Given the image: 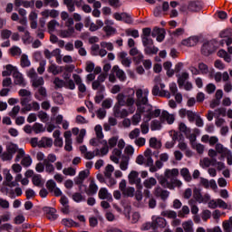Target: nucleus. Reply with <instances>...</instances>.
I'll return each instance as SVG.
<instances>
[{
    "mask_svg": "<svg viewBox=\"0 0 232 232\" xmlns=\"http://www.w3.org/2000/svg\"><path fill=\"white\" fill-rule=\"evenodd\" d=\"M168 222L164 218H156L152 220V229H159L166 227Z\"/></svg>",
    "mask_w": 232,
    "mask_h": 232,
    "instance_id": "21",
    "label": "nucleus"
},
{
    "mask_svg": "<svg viewBox=\"0 0 232 232\" xmlns=\"http://www.w3.org/2000/svg\"><path fill=\"white\" fill-rule=\"evenodd\" d=\"M150 148H153L154 150H160L162 147V144L157 140V138H150L149 140Z\"/></svg>",
    "mask_w": 232,
    "mask_h": 232,
    "instance_id": "44",
    "label": "nucleus"
},
{
    "mask_svg": "<svg viewBox=\"0 0 232 232\" xmlns=\"http://www.w3.org/2000/svg\"><path fill=\"white\" fill-rule=\"evenodd\" d=\"M44 213H46V218L48 220H57V210L53 208L50 207H44L43 208Z\"/></svg>",
    "mask_w": 232,
    "mask_h": 232,
    "instance_id": "19",
    "label": "nucleus"
},
{
    "mask_svg": "<svg viewBox=\"0 0 232 232\" xmlns=\"http://www.w3.org/2000/svg\"><path fill=\"white\" fill-rule=\"evenodd\" d=\"M224 232H232V217L223 222Z\"/></svg>",
    "mask_w": 232,
    "mask_h": 232,
    "instance_id": "49",
    "label": "nucleus"
},
{
    "mask_svg": "<svg viewBox=\"0 0 232 232\" xmlns=\"http://www.w3.org/2000/svg\"><path fill=\"white\" fill-rule=\"evenodd\" d=\"M13 77L14 82L16 86H21L22 88H24V86H26L24 77H23V74L19 71L13 73Z\"/></svg>",
    "mask_w": 232,
    "mask_h": 232,
    "instance_id": "17",
    "label": "nucleus"
},
{
    "mask_svg": "<svg viewBox=\"0 0 232 232\" xmlns=\"http://www.w3.org/2000/svg\"><path fill=\"white\" fill-rule=\"evenodd\" d=\"M72 79L78 86L79 92L81 93H86V85L82 82V78L79 74H72Z\"/></svg>",
    "mask_w": 232,
    "mask_h": 232,
    "instance_id": "18",
    "label": "nucleus"
},
{
    "mask_svg": "<svg viewBox=\"0 0 232 232\" xmlns=\"http://www.w3.org/2000/svg\"><path fill=\"white\" fill-rule=\"evenodd\" d=\"M57 156L55 154H48L47 158L44 160L45 171L48 175H53L55 173V167L53 162H56Z\"/></svg>",
    "mask_w": 232,
    "mask_h": 232,
    "instance_id": "4",
    "label": "nucleus"
},
{
    "mask_svg": "<svg viewBox=\"0 0 232 232\" xmlns=\"http://www.w3.org/2000/svg\"><path fill=\"white\" fill-rule=\"evenodd\" d=\"M102 144H103V147L100 150L101 157H104V155H108L110 147L108 146V141L106 140H103Z\"/></svg>",
    "mask_w": 232,
    "mask_h": 232,
    "instance_id": "48",
    "label": "nucleus"
},
{
    "mask_svg": "<svg viewBox=\"0 0 232 232\" xmlns=\"http://www.w3.org/2000/svg\"><path fill=\"white\" fill-rule=\"evenodd\" d=\"M111 126H117V119L113 117L109 118V123H104L103 130L105 131H110V130H111Z\"/></svg>",
    "mask_w": 232,
    "mask_h": 232,
    "instance_id": "40",
    "label": "nucleus"
},
{
    "mask_svg": "<svg viewBox=\"0 0 232 232\" xmlns=\"http://www.w3.org/2000/svg\"><path fill=\"white\" fill-rule=\"evenodd\" d=\"M153 195L161 198V200H168L169 197V191L163 189L160 186H157L153 190Z\"/></svg>",
    "mask_w": 232,
    "mask_h": 232,
    "instance_id": "15",
    "label": "nucleus"
},
{
    "mask_svg": "<svg viewBox=\"0 0 232 232\" xmlns=\"http://www.w3.org/2000/svg\"><path fill=\"white\" fill-rule=\"evenodd\" d=\"M118 142H119V136H113L108 140L107 144L111 149V148H115Z\"/></svg>",
    "mask_w": 232,
    "mask_h": 232,
    "instance_id": "59",
    "label": "nucleus"
},
{
    "mask_svg": "<svg viewBox=\"0 0 232 232\" xmlns=\"http://www.w3.org/2000/svg\"><path fill=\"white\" fill-rule=\"evenodd\" d=\"M63 5L67 6V9L71 13L75 10V2L73 0H63Z\"/></svg>",
    "mask_w": 232,
    "mask_h": 232,
    "instance_id": "54",
    "label": "nucleus"
},
{
    "mask_svg": "<svg viewBox=\"0 0 232 232\" xmlns=\"http://www.w3.org/2000/svg\"><path fill=\"white\" fill-rule=\"evenodd\" d=\"M53 146V140L48 137H43L38 143V148H52Z\"/></svg>",
    "mask_w": 232,
    "mask_h": 232,
    "instance_id": "24",
    "label": "nucleus"
},
{
    "mask_svg": "<svg viewBox=\"0 0 232 232\" xmlns=\"http://www.w3.org/2000/svg\"><path fill=\"white\" fill-rule=\"evenodd\" d=\"M181 177L184 179L185 182H191L193 180V177H191V173L189 172V169L183 168L179 171Z\"/></svg>",
    "mask_w": 232,
    "mask_h": 232,
    "instance_id": "30",
    "label": "nucleus"
},
{
    "mask_svg": "<svg viewBox=\"0 0 232 232\" xmlns=\"http://www.w3.org/2000/svg\"><path fill=\"white\" fill-rule=\"evenodd\" d=\"M44 6H50L51 8H57L59 2L57 0H44Z\"/></svg>",
    "mask_w": 232,
    "mask_h": 232,
    "instance_id": "56",
    "label": "nucleus"
},
{
    "mask_svg": "<svg viewBox=\"0 0 232 232\" xmlns=\"http://www.w3.org/2000/svg\"><path fill=\"white\" fill-rule=\"evenodd\" d=\"M57 26H59V22H57V20H51L47 24V28H48L49 34L55 32V28H57Z\"/></svg>",
    "mask_w": 232,
    "mask_h": 232,
    "instance_id": "45",
    "label": "nucleus"
},
{
    "mask_svg": "<svg viewBox=\"0 0 232 232\" xmlns=\"http://www.w3.org/2000/svg\"><path fill=\"white\" fill-rule=\"evenodd\" d=\"M97 139H104V134L102 133V126L96 125L94 128Z\"/></svg>",
    "mask_w": 232,
    "mask_h": 232,
    "instance_id": "62",
    "label": "nucleus"
},
{
    "mask_svg": "<svg viewBox=\"0 0 232 232\" xmlns=\"http://www.w3.org/2000/svg\"><path fill=\"white\" fill-rule=\"evenodd\" d=\"M98 197L101 198V200H113V198H111V194L108 192V189L106 188H100L98 192Z\"/></svg>",
    "mask_w": 232,
    "mask_h": 232,
    "instance_id": "25",
    "label": "nucleus"
},
{
    "mask_svg": "<svg viewBox=\"0 0 232 232\" xmlns=\"http://www.w3.org/2000/svg\"><path fill=\"white\" fill-rule=\"evenodd\" d=\"M129 164H130V158L123 157L120 163V169H121V171H126V169H128Z\"/></svg>",
    "mask_w": 232,
    "mask_h": 232,
    "instance_id": "50",
    "label": "nucleus"
},
{
    "mask_svg": "<svg viewBox=\"0 0 232 232\" xmlns=\"http://www.w3.org/2000/svg\"><path fill=\"white\" fill-rule=\"evenodd\" d=\"M129 179V184L133 186V184L136 185L137 189H142V184L140 178L139 177V172L135 170H131L130 173L128 176Z\"/></svg>",
    "mask_w": 232,
    "mask_h": 232,
    "instance_id": "10",
    "label": "nucleus"
},
{
    "mask_svg": "<svg viewBox=\"0 0 232 232\" xmlns=\"http://www.w3.org/2000/svg\"><path fill=\"white\" fill-rule=\"evenodd\" d=\"M21 164L24 168H28L29 166H32V158L30 156L24 157L22 159Z\"/></svg>",
    "mask_w": 232,
    "mask_h": 232,
    "instance_id": "63",
    "label": "nucleus"
},
{
    "mask_svg": "<svg viewBox=\"0 0 232 232\" xmlns=\"http://www.w3.org/2000/svg\"><path fill=\"white\" fill-rule=\"evenodd\" d=\"M181 10L182 12H186L188 10V12L191 13L200 12L202 10V2L198 0L190 1L188 2L187 7L183 6Z\"/></svg>",
    "mask_w": 232,
    "mask_h": 232,
    "instance_id": "8",
    "label": "nucleus"
},
{
    "mask_svg": "<svg viewBox=\"0 0 232 232\" xmlns=\"http://www.w3.org/2000/svg\"><path fill=\"white\" fill-rule=\"evenodd\" d=\"M43 84H44V79L43 77H36L33 79L34 88H39V86H43Z\"/></svg>",
    "mask_w": 232,
    "mask_h": 232,
    "instance_id": "58",
    "label": "nucleus"
},
{
    "mask_svg": "<svg viewBox=\"0 0 232 232\" xmlns=\"http://www.w3.org/2000/svg\"><path fill=\"white\" fill-rule=\"evenodd\" d=\"M215 150L219 155H221V157H224V155H226L229 151V150H227V148L224 147V145L219 142L217 143V145H215Z\"/></svg>",
    "mask_w": 232,
    "mask_h": 232,
    "instance_id": "36",
    "label": "nucleus"
},
{
    "mask_svg": "<svg viewBox=\"0 0 232 232\" xmlns=\"http://www.w3.org/2000/svg\"><path fill=\"white\" fill-rule=\"evenodd\" d=\"M39 111L41 110V105L37 102H32V103L27 104L25 107L22 109V111Z\"/></svg>",
    "mask_w": 232,
    "mask_h": 232,
    "instance_id": "26",
    "label": "nucleus"
},
{
    "mask_svg": "<svg viewBox=\"0 0 232 232\" xmlns=\"http://www.w3.org/2000/svg\"><path fill=\"white\" fill-rule=\"evenodd\" d=\"M150 94V91L148 89L142 90L138 89L136 90V101L134 104L137 106V111L140 113H144V111L148 109V106H151L148 100V95Z\"/></svg>",
    "mask_w": 232,
    "mask_h": 232,
    "instance_id": "1",
    "label": "nucleus"
},
{
    "mask_svg": "<svg viewBox=\"0 0 232 232\" xmlns=\"http://www.w3.org/2000/svg\"><path fill=\"white\" fill-rule=\"evenodd\" d=\"M18 95L20 97H22L20 99V104L24 107V108H26V106H28V102H32V92L26 90V89H21L19 92H18Z\"/></svg>",
    "mask_w": 232,
    "mask_h": 232,
    "instance_id": "6",
    "label": "nucleus"
},
{
    "mask_svg": "<svg viewBox=\"0 0 232 232\" xmlns=\"http://www.w3.org/2000/svg\"><path fill=\"white\" fill-rule=\"evenodd\" d=\"M142 44L145 48L144 53L146 55H157V53H159V48L153 44V39L145 40L144 42H142Z\"/></svg>",
    "mask_w": 232,
    "mask_h": 232,
    "instance_id": "7",
    "label": "nucleus"
},
{
    "mask_svg": "<svg viewBox=\"0 0 232 232\" xmlns=\"http://www.w3.org/2000/svg\"><path fill=\"white\" fill-rule=\"evenodd\" d=\"M92 90H97L98 93H104L106 87L99 82H92Z\"/></svg>",
    "mask_w": 232,
    "mask_h": 232,
    "instance_id": "41",
    "label": "nucleus"
},
{
    "mask_svg": "<svg viewBox=\"0 0 232 232\" xmlns=\"http://www.w3.org/2000/svg\"><path fill=\"white\" fill-rule=\"evenodd\" d=\"M193 198L198 202V204H208L209 202L211 196L209 194H205L202 196L198 188L193 190Z\"/></svg>",
    "mask_w": 232,
    "mask_h": 232,
    "instance_id": "11",
    "label": "nucleus"
},
{
    "mask_svg": "<svg viewBox=\"0 0 232 232\" xmlns=\"http://www.w3.org/2000/svg\"><path fill=\"white\" fill-rule=\"evenodd\" d=\"M121 105L115 104L113 107V115L117 119H124L130 115V112L126 109H121Z\"/></svg>",
    "mask_w": 232,
    "mask_h": 232,
    "instance_id": "13",
    "label": "nucleus"
},
{
    "mask_svg": "<svg viewBox=\"0 0 232 232\" xmlns=\"http://www.w3.org/2000/svg\"><path fill=\"white\" fill-rule=\"evenodd\" d=\"M63 175L69 176V177H75L77 170L72 167L64 168L63 169Z\"/></svg>",
    "mask_w": 232,
    "mask_h": 232,
    "instance_id": "47",
    "label": "nucleus"
},
{
    "mask_svg": "<svg viewBox=\"0 0 232 232\" xmlns=\"http://www.w3.org/2000/svg\"><path fill=\"white\" fill-rule=\"evenodd\" d=\"M10 53L13 57H19V55H21L23 52L21 51V48H19L18 46H13L10 49Z\"/></svg>",
    "mask_w": 232,
    "mask_h": 232,
    "instance_id": "61",
    "label": "nucleus"
},
{
    "mask_svg": "<svg viewBox=\"0 0 232 232\" xmlns=\"http://www.w3.org/2000/svg\"><path fill=\"white\" fill-rule=\"evenodd\" d=\"M62 224L65 227H79V223H77V222L73 221V219H70V218H63L62 220Z\"/></svg>",
    "mask_w": 232,
    "mask_h": 232,
    "instance_id": "39",
    "label": "nucleus"
},
{
    "mask_svg": "<svg viewBox=\"0 0 232 232\" xmlns=\"http://www.w3.org/2000/svg\"><path fill=\"white\" fill-rule=\"evenodd\" d=\"M161 117L167 121L168 124H173V122H175V116L173 114H169L167 111H163L161 112Z\"/></svg>",
    "mask_w": 232,
    "mask_h": 232,
    "instance_id": "37",
    "label": "nucleus"
},
{
    "mask_svg": "<svg viewBox=\"0 0 232 232\" xmlns=\"http://www.w3.org/2000/svg\"><path fill=\"white\" fill-rule=\"evenodd\" d=\"M88 177H90V170H82L78 177H76L74 179V183L76 184V186H79V190L82 191V188H86V186H84V180H86V179H88Z\"/></svg>",
    "mask_w": 232,
    "mask_h": 232,
    "instance_id": "9",
    "label": "nucleus"
},
{
    "mask_svg": "<svg viewBox=\"0 0 232 232\" xmlns=\"http://www.w3.org/2000/svg\"><path fill=\"white\" fill-rule=\"evenodd\" d=\"M72 200H74V202H82L86 200V198H84L83 195L80 192H75L74 194H72Z\"/></svg>",
    "mask_w": 232,
    "mask_h": 232,
    "instance_id": "60",
    "label": "nucleus"
},
{
    "mask_svg": "<svg viewBox=\"0 0 232 232\" xmlns=\"http://www.w3.org/2000/svg\"><path fill=\"white\" fill-rule=\"evenodd\" d=\"M150 35H151V28L146 27L142 29V34H141V41H150L152 40L150 38Z\"/></svg>",
    "mask_w": 232,
    "mask_h": 232,
    "instance_id": "42",
    "label": "nucleus"
},
{
    "mask_svg": "<svg viewBox=\"0 0 232 232\" xmlns=\"http://www.w3.org/2000/svg\"><path fill=\"white\" fill-rule=\"evenodd\" d=\"M95 157H101V150L96 149L93 151L85 154V159L87 160H92V159H94Z\"/></svg>",
    "mask_w": 232,
    "mask_h": 232,
    "instance_id": "43",
    "label": "nucleus"
},
{
    "mask_svg": "<svg viewBox=\"0 0 232 232\" xmlns=\"http://www.w3.org/2000/svg\"><path fill=\"white\" fill-rule=\"evenodd\" d=\"M112 72H115L116 77H118L120 81H121L122 82L123 81H126V73H124V71L119 68L118 65H114L112 67Z\"/></svg>",
    "mask_w": 232,
    "mask_h": 232,
    "instance_id": "28",
    "label": "nucleus"
},
{
    "mask_svg": "<svg viewBox=\"0 0 232 232\" xmlns=\"http://www.w3.org/2000/svg\"><path fill=\"white\" fill-rule=\"evenodd\" d=\"M20 63L22 68H28V66H30V60H28V55L22 54Z\"/></svg>",
    "mask_w": 232,
    "mask_h": 232,
    "instance_id": "55",
    "label": "nucleus"
},
{
    "mask_svg": "<svg viewBox=\"0 0 232 232\" xmlns=\"http://www.w3.org/2000/svg\"><path fill=\"white\" fill-rule=\"evenodd\" d=\"M63 137L65 139V146L64 150L65 151H72L73 150V147H72V131L67 130L64 132Z\"/></svg>",
    "mask_w": 232,
    "mask_h": 232,
    "instance_id": "20",
    "label": "nucleus"
},
{
    "mask_svg": "<svg viewBox=\"0 0 232 232\" xmlns=\"http://www.w3.org/2000/svg\"><path fill=\"white\" fill-rule=\"evenodd\" d=\"M188 79H189V73L188 72H182L179 78H178V84L179 88H182V86H184V84L186 83V82L188 81Z\"/></svg>",
    "mask_w": 232,
    "mask_h": 232,
    "instance_id": "38",
    "label": "nucleus"
},
{
    "mask_svg": "<svg viewBox=\"0 0 232 232\" xmlns=\"http://www.w3.org/2000/svg\"><path fill=\"white\" fill-rule=\"evenodd\" d=\"M157 179L159 181V184L162 188H165L167 189H175L176 188H180L182 186V181H180L179 179H169L164 176H157Z\"/></svg>",
    "mask_w": 232,
    "mask_h": 232,
    "instance_id": "3",
    "label": "nucleus"
},
{
    "mask_svg": "<svg viewBox=\"0 0 232 232\" xmlns=\"http://www.w3.org/2000/svg\"><path fill=\"white\" fill-rule=\"evenodd\" d=\"M48 97V93L46 92V88L41 86L39 89H38V92H35L34 93V98L37 100V101H43V99Z\"/></svg>",
    "mask_w": 232,
    "mask_h": 232,
    "instance_id": "29",
    "label": "nucleus"
},
{
    "mask_svg": "<svg viewBox=\"0 0 232 232\" xmlns=\"http://www.w3.org/2000/svg\"><path fill=\"white\" fill-rule=\"evenodd\" d=\"M141 113H145V112H140L137 111V112L132 116L131 121L133 126H137V124H139V122H140L142 116L140 115Z\"/></svg>",
    "mask_w": 232,
    "mask_h": 232,
    "instance_id": "51",
    "label": "nucleus"
},
{
    "mask_svg": "<svg viewBox=\"0 0 232 232\" xmlns=\"http://www.w3.org/2000/svg\"><path fill=\"white\" fill-rule=\"evenodd\" d=\"M75 34V28L73 27H68L65 30L60 31V37H63V39L72 37Z\"/></svg>",
    "mask_w": 232,
    "mask_h": 232,
    "instance_id": "31",
    "label": "nucleus"
},
{
    "mask_svg": "<svg viewBox=\"0 0 232 232\" xmlns=\"http://www.w3.org/2000/svg\"><path fill=\"white\" fill-rule=\"evenodd\" d=\"M197 43H198V38L197 36H190L181 41L182 46H187L188 48L197 46Z\"/></svg>",
    "mask_w": 232,
    "mask_h": 232,
    "instance_id": "23",
    "label": "nucleus"
},
{
    "mask_svg": "<svg viewBox=\"0 0 232 232\" xmlns=\"http://www.w3.org/2000/svg\"><path fill=\"white\" fill-rule=\"evenodd\" d=\"M45 186L50 193H53V190L57 188V183H55L53 179H49L47 180Z\"/></svg>",
    "mask_w": 232,
    "mask_h": 232,
    "instance_id": "52",
    "label": "nucleus"
},
{
    "mask_svg": "<svg viewBox=\"0 0 232 232\" xmlns=\"http://www.w3.org/2000/svg\"><path fill=\"white\" fill-rule=\"evenodd\" d=\"M179 169H167L164 172V175L167 179H177L179 177Z\"/></svg>",
    "mask_w": 232,
    "mask_h": 232,
    "instance_id": "33",
    "label": "nucleus"
},
{
    "mask_svg": "<svg viewBox=\"0 0 232 232\" xmlns=\"http://www.w3.org/2000/svg\"><path fill=\"white\" fill-rule=\"evenodd\" d=\"M215 52V44H213V42H206L203 44L202 47H201V53L203 55H211V53Z\"/></svg>",
    "mask_w": 232,
    "mask_h": 232,
    "instance_id": "16",
    "label": "nucleus"
},
{
    "mask_svg": "<svg viewBox=\"0 0 232 232\" xmlns=\"http://www.w3.org/2000/svg\"><path fill=\"white\" fill-rule=\"evenodd\" d=\"M118 59L125 68H130V66H131V58L128 57V53L120 52L118 53Z\"/></svg>",
    "mask_w": 232,
    "mask_h": 232,
    "instance_id": "14",
    "label": "nucleus"
},
{
    "mask_svg": "<svg viewBox=\"0 0 232 232\" xmlns=\"http://www.w3.org/2000/svg\"><path fill=\"white\" fill-rule=\"evenodd\" d=\"M113 171H115V168H113L112 165H107L104 170V176L106 179H111V173H113Z\"/></svg>",
    "mask_w": 232,
    "mask_h": 232,
    "instance_id": "57",
    "label": "nucleus"
},
{
    "mask_svg": "<svg viewBox=\"0 0 232 232\" xmlns=\"http://www.w3.org/2000/svg\"><path fill=\"white\" fill-rule=\"evenodd\" d=\"M116 104L118 106H126L129 108L130 113H135V91H132L131 94L126 95L123 92H120L116 96Z\"/></svg>",
    "mask_w": 232,
    "mask_h": 232,
    "instance_id": "2",
    "label": "nucleus"
},
{
    "mask_svg": "<svg viewBox=\"0 0 232 232\" xmlns=\"http://www.w3.org/2000/svg\"><path fill=\"white\" fill-rule=\"evenodd\" d=\"M144 157H145V164L146 166H151L153 164V151H151V149H147L144 151Z\"/></svg>",
    "mask_w": 232,
    "mask_h": 232,
    "instance_id": "32",
    "label": "nucleus"
},
{
    "mask_svg": "<svg viewBox=\"0 0 232 232\" xmlns=\"http://www.w3.org/2000/svg\"><path fill=\"white\" fill-rule=\"evenodd\" d=\"M202 142H205V144H209V146H216L218 144V137L217 136H209L208 134L203 135L201 138Z\"/></svg>",
    "mask_w": 232,
    "mask_h": 232,
    "instance_id": "22",
    "label": "nucleus"
},
{
    "mask_svg": "<svg viewBox=\"0 0 232 232\" xmlns=\"http://www.w3.org/2000/svg\"><path fill=\"white\" fill-rule=\"evenodd\" d=\"M144 117L147 121H151V119L157 118L160 115V109L153 111L152 105H148L147 109L144 111Z\"/></svg>",
    "mask_w": 232,
    "mask_h": 232,
    "instance_id": "12",
    "label": "nucleus"
},
{
    "mask_svg": "<svg viewBox=\"0 0 232 232\" xmlns=\"http://www.w3.org/2000/svg\"><path fill=\"white\" fill-rule=\"evenodd\" d=\"M32 182L34 186H37L38 188H41L43 185V178L39 174H35L33 176Z\"/></svg>",
    "mask_w": 232,
    "mask_h": 232,
    "instance_id": "46",
    "label": "nucleus"
},
{
    "mask_svg": "<svg viewBox=\"0 0 232 232\" xmlns=\"http://www.w3.org/2000/svg\"><path fill=\"white\" fill-rule=\"evenodd\" d=\"M99 190V187L95 183V180L92 179L89 185V188L85 189L86 195H95Z\"/></svg>",
    "mask_w": 232,
    "mask_h": 232,
    "instance_id": "27",
    "label": "nucleus"
},
{
    "mask_svg": "<svg viewBox=\"0 0 232 232\" xmlns=\"http://www.w3.org/2000/svg\"><path fill=\"white\" fill-rule=\"evenodd\" d=\"M161 217H166L167 218H177V212L173 210H165L161 212Z\"/></svg>",
    "mask_w": 232,
    "mask_h": 232,
    "instance_id": "53",
    "label": "nucleus"
},
{
    "mask_svg": "<svg viewBox=\"0 0 232 232\" xmlns=\"http://www.w3.org/2000/svg\"><path fill=\"white\" fill-rule=\"evenodd\" d=\"M182 227L185 232H193V223L191 221L183 223Z\"/></svg>",
    "mask_w": 232,
    "mask_h": 232,
    "instance_id": "64",
    "label": "nucleus"
},
{
    "mask_svg": "<svg viewBox=\"0 0 232 232\" xmlns=\"http://www.w3.org/2000/svg\"><path fill=\"white\" fill-rule=\"evenodd\" d=\"M126 186H127L126 179H121V182L119 183V189L120 191H121L123 197H129V198L135 197V188L133 187L126 188Z\"/></svg>",
    "mask_w": 232,
    "mask_h": 232,
    "instance_id": "5",
    "label": "nucleus"
},
{
    "mask_svg": "<svg viewBox=\"0 0 232 232\" xmlns=\"http://www.w3.org/2000/svg\"><path fill=\"white\" fill-rule=\"evenodd\" d=\"M151 35L153 37H157L156 39L159 43H162V41H164V33H162V30L160 28L155 27L151 33Z\"/></svg>",
    "mask_w": 232,
    "mask_h": 232,
    "instance_id": "34",
    "label": "nucleus"
},
{
    "mask_svg": "<svg viewBox=\"0 0 232 232\" xmlns=\"http://www.w3.org/2000/svg\"><path fill=\"white\" fill-rule=\"evenodd\" d=\"M143 186L146 189H151L154 186H157V179L153 177L149 178L143 181Z\"/></svg>",
    "mask_w": 232,
    "mask_h": 232,
    "instance_id": "35",
    "label": "nucleus"
}]
</instances>
